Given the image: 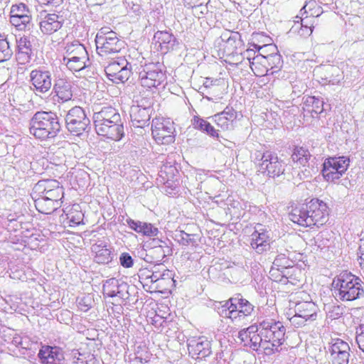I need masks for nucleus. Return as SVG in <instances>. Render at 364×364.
<instances>
[{"instance_id": "1", "label": "nucleus", "mask_w": 364, "mask_h": 364, "mask_svg": "<svg viewBox=\"0 0 364 364\" xmlns=\"http://www.w3.org/2000/svg\"><path fill=\"white\" fill-rule=\"evenodd\" d=\"M328 208L324 202L312 199L306 204L294 208L289 219L294 223L304 227L322 226L328 220Z\"/></svg>"}, {"instance_id": "2", "label": "nucleus", "mask_w": 364, "mask_h": 364, "mask_svg": "<svg viewBox=\"0 0 364 364\" xmlns=\"http://www.w3.org/2000/svg\"><path fill=\"white\" fill-rule=\"evenodd\" d=\"M93 122L97 134L118 141L124 131L118 111L112 107H105L93 114Z\"/></svg>"}, {"instance_id": "3", "label": "nucleus", "mask_w": 364, "mask_h": 364, "mask_svg": "<svg viewBox=\"0 0 364 364\" xmlns=\"http://www.w3.org/2000/svg\"><path fill=\"white\" fill-rule=\"evenodd\" d=\"M363 282L350 272L344 271L337 275L332 282L335 298L342 301H351L364 296Z\"/></svg>"}, {"instance_id": "4", "label": "nucleus", "mask_w": 364, "mask_h": 364, "mask_svg": "<svg viewBox=\"0 0 364 364\" xmlns=\"http://www.w3.org/2000/svg\"><path fill=\"white\" fill-rule=\"evenodd\" d=\"M58 116L53 112H38L30 123V133L36 138L47 139L54 138L60 131Z\"/></svg>"}, {"instance_id": "5", "label": "nucleus", "mask_w": 364, "mask_h": 364, "mask_svg": "<svg viewBox=\"0 0 364 364\" xmlns=\"http://www.w3.org/2000/svg\"><path fill=\"white\" fill-rule=\"evenodd\" d=\"M258 323L264 341L270 344V352L279 351L285 341L286 328L283 323L270 316L262 318Z\"/></svg>"}, {"instance_id": "6", "label": "nucleus", "mask_w": 364, "mask_h": 364, "mask_svg": "<svg viewBox=\"0 0 364 364\" xmlns=\"http://www.w3.org/2000/svg\"><path fill=\"white\" fill-rule=\"evenodd\" d=\"M95 43L97 53L105 57L119 53L124 44L109 28H102L97 32Z\"/></svg>"}, {"instance_id": "7", "label": "nucleus", "mask_w": 364, "mask_h": 364, "mask_svg": "<svg viewBox=\"0 0 364 364\" xmlns=\"http://www.w3.org/2000/svg\"><path fill=\"white\" fill-rule=\"evenodd\" d=\"M260 157L258 171L271 178L278 177L285 171V164L279 159L277 154L269 151L259 153Z\"/></svg>"}, {"instance_id": "8", "label": "nucleus", "mask_w": 364, "mask_h": 364, "mask_svg": "<svg viewBox=\"0 0 364 364\" xmlns=\"http://www.w3.org/2000/svg\"><path fill=\"white\" fill-rule=\"evenodd\" d=\"M90 122V121L85 110L79 106L71 108L65 117L67 129L69 132L77 136L85 131Z\"/></svg>"}, {"instance_id": "9", "label": "nucleus", "mask_w": 364, "mask_h": 364, "mask_svg": "<svg viewBox=\"0 0 364 364\" xmlns=\"http://www.w3.org/2000/svg\"><path fill=\"white\" fill-rule=\"evenodd\" d=\"M128 63L124 58H118L109 63L105 68V72L109 80L118 84L127 81L131 74L127 68Z\"/></svg>"}, {"instance_id": "10", "label": "nucleus", "mask_w": 364, "mask_h": 364, "mask_svg": "<svg viewBox=\"0 0 364 364\" xmlns=\"http://www.w3.org/2000/svg\"><path fill=\"white\" fill-rule=\"evenodd\" d=\"M63 188L57 180L39 181L33 187V195L50 196L55 198H63Z\"/></svg>"}, {"instance_id": "11", "label": "nucleus", "mask_w": 364, "mask_h": 364, "mask_svg": "<svg viewBox=\"0 0 364 364\" xmlns=\"http://www.w3.org/2000/svg\"><path fill=\"white\" fill-rule=\"evenodd\" d=\"M31 21V11L24 4L13 5L11 9V23L18 30H25Z\"/></svg>"}, {"instance_id": "12", "label": "nucleus", "mask_w": 364, "mask_h": 364, "mask_svg": "<svg viewBox=\"0 0 364 364\" xmlns=\"http://www.w3.org/2000/svg\"><path fill=\"white\" fill-rule=\"evenodd\" d=\"M31 82L36 94H45L52 87V77L49 71L36 69L30 73Z\"/></svg>"}, {"instance_id": "13", "label": "nucleus", "mask_w": 364, "mask_h": 364, "mask_svg": "<svg viewBox=\"0 0 364 364\" xmlns=\"http://www.w3.org/2000/svg\"><path fill=\"white\" fill-rule=\"evenodd\" d=\"M188 350L192 358L196 360L205 359L212 353L210 342L203 336L188 340Z\"/></svg>"}, {"instance_id": "14", "label": "nucleus", "mask_w": 364, "mask_h": 364, "mask_svg": "<svg viewBox=\"0 0 364 364\" xmlns=\"http://www.w3.org/2000/svg\"><path fill=\"white\" fill-rule=\"evenodd\" d=\"M350 350V348L347 342L340 338L333 340L329 348L332 364H348Z\"/></svg>"}, {"instance_id": "15", "label": "nucleus", "mask_w": 364, "mask_h": 364, "mask_svg": "<svg viewBox=\"0 0 364 364\" xmlns=\"http://www.w3.org/2000/svg\"><path fill=\"white\" fill-rule=\"evenodd\" d=\"M161 178L164 181L163 189L165 194L168 196H176L178 191L179 181L175 173H177L176 167L173 166L161 167Z\"/></svg>"}, {"instance_id": "16", "label": "nucleus", "mask_w": 364, "mask_h": 364, "mask_svg": "<svg viewBox=\"0 0 364 364\" xmlns=\"http://www.w3.org/2000/svg\"><path fill=\"white\" fill-rule=\"evenodd\" d=\"M242 298L240 294H237L226 301L218 308L220 315L224 318H230L232 321L242 317V313H240V309H242L240 299Z\"/></svg>"}, {"instance_id": "17", "label": "nucleus", "mask_w": 364, "mask_h": 364, "mask_svg": "<svg viewBox=\"0 0 364 364\" xmlns=\"http://www.w3.org/2000/svg\"><path fill=\"white\" fill-rule=\"evenodd\" d=\"M159 67L157 64L146 65L142 72L140 73L141 84L148 89L157 90L159 85Z\"/></svg>"}, {"instance_id": "18", "label": "nucleus", "mask_w": 364, "mask_h": 364, "mask_svg": "<svg viewBox=\"0 0 364 364\" xmlns=\"http://www.w3.org/2000/svg\"><path fill=\"white\" fill-rule=\"evenodd\" d=\"M32 197L36 209L41 213L50 214L60 207L62 198L38 195H33Z\"/></svg>"}, {"instance_id": "19", "label": "nucleus", "mask_w": 364, "mask_h": 364, "mask_svg": "<svg viewBox=\"0 0 364 364\" xmlns=\"http://www.w3.org/2000/svg\"><path fill=\"white\" fill-rule=\"evenodd\" d=\"M63 17L56 14H41L40 21L41 31L46 35H50L58 31L63 25Z\"/></svg>"}, {"instance_id": "20", "label": "nucleus", "mask_w": 364, "mask_h": 364, "mask_svg": "<svg viewBox=\"0 0 364 364\" xmlns=\"http://www.w3.org/2000/svg\"><path fill=\"white\" fill-rule=\"evenodd\" d=\"M169 308L167 304H161V333H164L168 338H173L177 332L176 323L173 320V316L168 313Z\"/></svg>"}, {"instance_id": "21", "label": "nucleus", "mask_w": 364, "mask_h": 364, "mask_svg": "<svg viewBox=\"0 0 364 364\" xmlns=\"http://www.w3.org/2000/svg\"><path fill=\"white\" fill-rule=\"evenodd\" d=\"M43 364H64V355L62 350L55 346H43L38 353Z\"/></svg>"}, {"instance_id": "22", "label": "nucleus", "mask_w": 364, "mask_h": 364, "mask_svg": "<svg viewBox=\"0 0 364 364\" xmlns=\"http://www.w3.org/2000/svg\"><path fill=\"white\" fill-rule=\"evenodd\" d=\"M237 113L232 107H227L222 112L214 115V121L223 130L233 128V124L237 119Z\"/></svg>"}, {"instance_id": "23", "label": "nucleus", "mask_w": 364, "mask_h": 364, "mask_svg": "<svg viewBox=\"0 0 364 364\" xmlns=\"http://www.w3.org/2000/svg\"><path fill=\"white\" fill-rule=\"evenodd\" d=\"M251 247L261 254L266 251L269 246V237L267 232L263 229H257L251 235Z\"/></svg>"}, {"instance_id": "24", "label": "nucleus", "mask_w": 364, "mask_h": 364, "mask_svg": "<svg viewBox=\"0 0 364 364\" xmlns=\"http://www.w3.org/2000/svg\"><path fill=\"white\" fill-rule=\"evenodd\" d=\"M318 307L312 301H299L294 306V312L296 314L301 316L303 318H307L309 321H314L317 317Z\"/></svg>"}, {"instance_id": "25", "label": "nucleus", "mask_w": 364, "mask_h": 364, "mask_svg": "<svg viewBox=\"0 0 364 364\" xmlns=\"http://www.w3.org/2000/svg\"><path fill=\"white\" fill-rule=\"evenodd\" d=\"M151 109L138 105L131 108L130 117L134 127H144L150 119Z\"/></svg>"}, {"instance_id": "26", "label": "nucleus", "mask_w": 364, "mask_h": 364, "mask_svg": "<svg viewBox=\"0 0 364 364\" xmlns=\"http://www.w3.org/2000/svg\"><path fill=\"white\" fill-rule=\"evenodd\" d=\"M92 252L95 254V261L98 264H108L112 259L110 250L102 241L94 244Z\"/></svg>"}, {"instance_id": "27", "label": "nucleus", "mask_w": 364, "mask_h": 364, "mask_svg": "<svg viewBox=\"0 0 364 364\" xmlns=\"http://www.w3.org/2000/svg\"><path fill=\"white\" fill-rule=\"evenodd\" d=\"M127 287V284L119 282L115 278L107 279L103 284V294L109 297L122 296V291Z\"/></svg>"}, {"instance_id": "28", "label": "nucleus", "mask_w": 364, "mask_h": 364, "mask_svg": "<svg viewBox=\"0 0 364 364\" xmlns=\"http://www.w3.org/2000/svg\"><path fill=\"white\" fill-rule=\"evenodd\" d=\"M53 90L58 99L63 102H67L73 97L71 84L65 79H58L54 84Z\"/></svg>"}, {"instance_id": "29", "label": "nucleus", "mask_w": 364, "mask_h": 364, "mask_svg": "<svg viewBox=\"0 0 364 364\" xmlns=\"http://www.w3.org/2000/svg\"><path fill=\"white\" fill-rule=\"evenodd\" d=\"M64 51L63 58H89L85 47L77 41L68 43L64 48Z\"/></svg>"}, {"instance_id": "30", "label": "nucleus", "mask_w": 364, "mask_h": 364, "mask_svg": "<svg viewBox=\"0 0 364 364\" xmlns=\"http://www.w3.org/2000/svg\"><path fill=\"white\" fill-rule=\"evenodd\" d=\"M303 109L316 117L323 111V101L314 96H308L304 102Z\"/></svg>"}, {"instance_id": "31", "label": "nucleus", "mask_w": 364, "mask_h": 364, "mask_svg": "<svg viewBox=\"0 0 364 364\" xmlns=\"http://www.w3.org/2000/svg\"><path fill=\"white\" fill-rule=\"evenodd\" d=\"M267 62L265 55L263 54H257L252 58L250 65L256 76L262 77L268 75L269 68L267 67Z\"/></svg>"}, {"instance_id": "32", "label": "nucleus", "mask_w": 364, "mask_h": 364, "mask_svg": "<svg viewBox=\"0 0 364 364\" xmlns=\"http://www.w3.org/2000/svg\"><path fill=\"white\" fill-rule=\"evenodd\" d=\"M62 64L65 65L66 67L72 72H78L82 69L88 67L89 58H63Z\"/></svg>"}, {"instance_id": "33", "label": "nucleus", "mask_w": 364, "mask_h": 364, "mask_svg": "<svg viewBox=\"0 0 364 364\" xmlns=\"http://www.w3.org/2000/svg\"><path fill=\"white\" fill-rule=\"evenodd\" d=\"M258 328L257 332L252 333L249 345L254 350H257L259 348L268 350L267 353H271L270 352V344H268L267 341H264V337L262 336V329L259 328V323L255 325Z\"/></svg>"}, {"instance_id": "34", "label": "nucleus", "mask_w": 364, "mask_h": 364, "mask_svg": "<svg viewBox=\"0 0 364 364\" xmlns=\"http://www.w3.org/2000/svg\"><path fill=\"white\" fill-rule=\"evenodd\" d=\"M163 270V273L161 274V287L162 286V282L166 286L164 289L161 290V294H164L166 297V295L170 294L175 287L176 281L173 279L174 274L172 271L169 269H164L161 267V271Z\"/></svg>"}, {"instance_id": "35", "label": "nucleus", "mask_w": 364, "mask_h": 364, "mask_svg": "<svg viewBox=\"0 0 364 364\" xmlns=\"http://www.w3.org/2000/svg\"><path fill=\"white\" fill-rule=\"evenodd\" d=\"M161 125H162V127H161V130L166 133H161V143L165 144H169L174 142L175 134H173V133L175 132V128L173 126V122H171L169 119H164L163 120L162 122H161Z\"/></svg>"}, {"instance_id": "36", "label": "nucleus", "mask_w": 364, "mask_h": 364, "mask_svg": "<svg viewBox=\"0 0 364 364\" xmlns=\"http://www.w3.org/2000/svg\"><path fill=\"white\" fill-rule=\"evenodd\" d=\"M322 175L327 181L335 182L343 175L331 162L326 159L323 164Z\"/></svg>"}, {"instance_id": "37", "label": "nucleus", "mask_w": 364, "mask_h": 364, "mask_svg": "<svg viewBox=\"0 0 364 364\" xmlns=\"http://www.w3.org/2000/svg\"><path fill=\"white\" fill-rule=\"evenodd\" d=\"M192 125L196 129L200 130L213 137H218L217 130L206 120L195 116L192 119Z\"/></svg>"}, {"instance_id": "38", "label": "nucleus", "mask_w": 364, "mask_h": 364, "mask_svg": "<svg viewBox=\"0 0 364 364\" xmlns=\"http://www.w3.org/2000/svg\"><path fill=\"white\" fill-rule=\"evenodd\" d=\"M16 43L18 50V58H21L22 56L26 61H28L32 46L28 38L26 36L21 37L16 41Z\"/></svg>"}, {"instance_id": "39", "label": "nucleus", "mask_w": 364, "mask_h": 364, "mask_svg": "<svg viewBox=\"0 0 364 364\" xmlns=\"http://www.w3.org/2000/svg\"><path fill=\"white\" fill-rule=\"evenodd\" d=\"M176 43V38L168 31H161V53H166L173 50Z\"/></svg>"}, {"instance_id": "40", "label": "nucleus", "mask_w": 364, "mask_h": 364, "mask_svg": "<svg viewBox=\"0 0 364 364\" xmlns=\"http://www.w3.org/2000/svg\"><path fill=\"white\" fill-rule=\"evenodd\" d=\"M311 154L309 150L304 147H296L291 155V158L294 161H296L303 166H305L308 163Z\"/></svg>"}, {"instance_id": "41", "label": "nucleus", "mask_w": 364, "mask_h": 364, "mask_svg": "<svg viewBox=\"0 0 364 364\" xmlns=\"http://www.w3.org/2000/svg\"><path fill=\"white\" fill-rule=\"evenodd\" d=\"M290 270H284L272 266L269 271V277L274 282L286 283L288 282Z\"/></svg>"}, {"instance_id": "42", "label": "nucleus", "mask_w": 364, "mask_h": 364, "mask_svg": "<svg viewBox=\"0 0 364 364\" xmlns=\"http://www.w3.org/2000/svg\"><path fill=\"white\" fill-rule=\"evenodd\" d=\"M328 162H331L334 167L343 175L347 171L349 164L350 159L347 156H338V157H329L328 158Z\"/></svg>"}, {"instance_id": "43", "label": "nucleus", "mask_w": 364, "mask_h": 364, "mask_svg": "<svg viewBox=\"0 0 364 364\" xmlns=\"http://www.w3.org/2000/svg\"><path fill=\"white\" fill-rule=\"evenodd\" d=\"M301 11H304V14L309 15L311 18L316 20V18L319 16L322 13L321 7L317 6L315 1H309L301 9Z\"/></svg>"}, {"instance_id": "44", "label": "nucleus", "mask_w": 364, "mask_h": 364, "mask_svg": "<svg viewBox=\"0 0 364 364\" xmlns=\"http://www.w3.org/2000/svg\"><path fill=\"white\" fill-rule=\"evenodd\" d=\"M265 58L267 60V65L269 70L274 68L279 69L282 65V56L277 53L273 52L271 54H268L265 55Z\"/></svg>"}, {"instance_id": "45", "label": "nucleus", "mask_w": 364, "mask_h": 364, "mask_svg": "<svg viewBox=\"0 0 364 364\" xmlns=\"http://www.w3.org/2000/svg\"><path fill=\"white\" fill-rule=\"evenodd\" d=\"M12 54V50L6 39L0 38V63L9 60Z\"/></svg>"}, {"instance_id": "46", "label": "nucleus", "mask_w": 364, "mask_h": 364, "mask_svg": "<svg viewBox=\"0 0 364 364\" xmlns=\"http://www.w3.org/2000/svg\"><path fill=\"white\" fill-rule=\"evenodd\" d=\"M257 330L255 325H251L248 328L240 331L237 337L241 343H244V346H248L252 333L257 332Z\"/></svg>"}, {"instance_id": "47", "label": "nucleus", "mask_w": 364, "mask_h": 364, "mask_svg": "<svg viewBox=\"0 0 364 364\" xmlns=\"http://www.w3.org/2000/svg\"><path fill=\"white\" fill-rule=\"evenodd\" d=\"M79 206L77 205L73 208L72 211L68 214V218L70 222L74 225H80L83 220V213L78 210Z\"/></svg>"}, {"instance_id": "48", "label": "nucleus", "mask_w": 364, "mask_h": 364, "mask_svg": "<svg viewBox=\"0 0 364 364\" xmlns=\"http://www.w3.org/2000/svg\"><path fill=\"white\" fill-rule=\"evenodd\" d=\"M330 72L332 73V75L328 79L329 83L336 85L343 79V73L338 67L331 66L330 68Z\"/></svg>"}, {"instance_id": "49", "label": "nucleus", "mask_w": 364, "mask_h": 364, "mask_svg": "<svg viewBox=\"0 0 364 364\" xmlns=\"http://www.w3.org/2000/svg\"><path fill=\"white\" fill-rule=\"evenodd\" d=\"M300 14H301V16L299 17V16H296V18H298V19H300V26H301L302 27H306V28H310L311 29H313L314 28V23L315 21L314 19H313L312 18H311L309 15L304 14V11H300Z\"/></svg>"}, {"instance_id": "50", "label": "nucleus", "mask_w": 364, "mask_h": 364, "mask_svg": "<svg viewBox=\"0 0 364 364\" xmlns=\"http://www.w3.org/2000/svg\"><path fill=\"white\" fill-rule=\"evenodd\" d=\"M240 301L242 302V309H240L242 317H245L250 315L253 311L254 306L245 299L242 298Z\"/></svg>"}, {"instance_id": "51", "label": "nucleus", "mask_w": 364, "mask_h": 364, "mask_svg": "<svg viewBox=\"0 0 364 364\" xmlns=\"http://www.w3.org/2000/svg\"><path fill=\"white\" fill-rule=\"evenodd\" d=\"M356 342L360 350L364 353V324L360 325L356 329Z\"/></svg>"}, {"instance_id": "52", "label": "nucleus", "mask_w": 364, "mask_h": 364, "mask_svg": "<svg viewBox=\"0 0 364 364\" xmlns=\"http://www.w3.org/2000/svg\"><path fill=\"white\" fill-rule=\"evenodd\" d=\"M288 260L285 258L284 255H278L273 262V265L277 268H281L284 270L289 269L288 267Z\"/></svg>"}, {"instance_id": "53", "label": "nucleus", "mask_w": 364, "mask_h": 364, "mask_svg": "<svg viewBox=\"0 0 364 364\" xmlns=\"http://www.w3.org/2000/svg\"><path fill=\"white\" fill-rule=\"evenodd\" d=\"M120 264L125 267L129 268L133 265V259L129 253L123 252L119 257Z\"/></svg>"}, {"instance_id": "54", "label": "nucleus", "mask_w": 364, "mask_h": 364, "mask_svg": "<svg viewBox=\"0 0 364 364\" xmlns=\"http://www.w3.org/2000/svg\"><path fill=\"white\" fill-rule=\"evenodd\" d=\"M289 321L296 328L301 327L306 325L308 321H309V319L306 318H303L301 316L296 314L289 318Z\"/></svg>"}, {"instance_id": "55", "label": "nucleus", "mask_w": 364, "mask_h": 364, "mask_svg": "<svg viewBox=\"0 0 364 364\" xmlns=\"http://www.w3.org/2000/svg\"><path fill=\"white\" fill-rule=\"evenodd\" d=\"M238 37H240V35L237 32L230 31H225L220 36L223 41H225L229 43H231L232 41L235 42Z\"/></svg>"}, {"instance_id": "56", "label": "nucleus", "mask_w": 364, "mask_h": 364, "mask_svg": "<svg viewBox=\"0 0 364 364\" xmlns=\"http://www.w3.org/2000/svg\"><path fill=\"white\" fill-rule=\"evenodd\" d=\"M124 4L128 11L137 14L140 11V5L134 3L133 0H125Z\"/></svg>"}, {"instance_id": "57", "label": "nucleus", "mask_w": 364, "mask_h": 364, "mask_svg": "<svg viewBox=\"0 0 364 364\" xmlns=\"http://www.w3.org/2000/svg\"><path fill=\"white\" fill-rule=\"evenodd\" d=\"M157 228H154L153 225L150 223H144V227H143V235L147 236H154L157 235Z\"/></svg>"}, {"instance_id": "58", "label": "nucleus", "mask_w": 364, "mask_h": 364, "mask_svg": "<svg viewBox=\"0 0 364 364\" xmlns=\"http://www.w3.org/2000/svg\"><path fill=\"white\" fill-rule=\"evenodd\" d=\"M252 46L255 49L257 50L258 51L262 50V53H260L259 54H263L264 55H266V50H272L273 51L276 50L275 46L273 45H264L263 46H260L254 43L252 44Z\"/></svg>"}, {"instance_id": "59", "label": "nucleus", "mask_w": 364, "mask_h": 364, "mask_svg": "<svg viewBox=\"0 0 364 364\" xmlns=\"http://www.w3.org/2000/svg\"><path fill=\"white\" fill-rule=\"evenodd\" d=\"M359 264L362 269L364 270V240H361V243L359 247Z\"/></svg>"}, {"instance_id": "60", "label": "nucleus", "mask_w": 364, "mask_h": 364, "mask_svg": "<svg viewBox=\"0 0 364 364\" xmlns=\"http://www.w3.org/2000/svg\"><path fill=\"white\" fill-rule=\"evenodd\" d=\"M130 228L134 230L137 232H140L143 234V227H144V223H141L139 221L135 222L132 221L129 223Z\"/></svg>"}, {"instance_id": "61", "label": "nucleus", "mask_w": 364, "mask_h": 364, "mask_svg": "<svg viewBox=\"0 0 364 364\" xmlns=\"http://www.w3.org/2000/svg\"><path fill=\"white\" fill-rule=\"evenodd\" d=\"M313 29L310 28L302 27L300 26V28L298 31L299 34L303 37L309 36L312 33Z\"/></svg>"}, {"instance_id": "62", "label": "nucleus", "mask_w": 364, "mask_h": 364, "mask_svg": "<svg viewBox=\"0 0 364 364\" xmlns=\"http://www.w3.org/2000/svg\"><path fill=\"white\" fill-rule=\"evenodd\" d=\"M157 119H153L152 122V135L154 139L156 141L159 138V129L156 127Z\"/></svg>"}, {"instance_id": "63", "label": "nucleus", "mask_w": 364, "mask_h": 364, "mask_svg": "<svg viewBox=\"0 0 364 364\" xmlns=\"http://www.w3.org/2000/svg\"><path fill=\"white\" fill-rule=\"evenodd\" d=\"M243 56L244 58H246L250 63V61L252 60V58L256 56L255 51L253 48H249L244 52Z\"/></svg>"}, {"instance_id": "64", "label": "nucleus", "mask_w": 364, "mask_h": 364, "mask_svg": "<svg viewBox=\"0 0 364 364\" xmlns=\"http://www.w3.org/2000/svg\"><path fill=\"white\" fill-rule=\"evenodd\" d=\"M41 1L43 4L50 5V6H55V7L60 5L63 1V0H41Z\"/></svg>"}]
</instances>
